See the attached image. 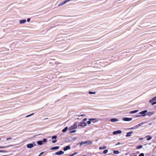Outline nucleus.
<instances>
[{
  "label": "nucleus",
  "mask_w": 156,
  "mask_h": 156,
  "mask_svg": "<svg viewBox=\"0 0 156 156\" xmlns=\"http://www.w3.org/2000/svg\"><path fill=\"white\" fill-rule=\"evenodd\" d=\"M12 139V138H11V137H9V138H7L6 139V140H11Z\"/></svg>",
  "instance_id": "49530a36"
},
{
  "label": "nucleus",
  "mask_w": 156,
  "mask_h": 156,
  "mask_svg": "<svg viewBox=\"0 0 156 156\" xmlns=\"http://www.w3.org/2000/svg\"><path fill=\"white\" fill-rule=\"evenodd\" d=\"M139 110H136L131 111L130 112V114H133L134 113H136Z\"/></svg>",
  "instance_id": "aec40b11"
},
{
  "label": "nucleus",
  "mask_w": 156,
  "mask_h": 156,
  "mask_svg": "<svg viewBox=\"0 0 156 156\" xmlns=\"http://www.w3.org/2000/svg\"><path fill=\"white\" fill-rule=\"evenodd\" d=\"M92 142L90 140L86 141L85 142H80V147H81L82 145L84 144H87V145H89L92 144Z\"/></svg>",
  "instance_id": "f03ea898"
},
{
  "label": "nucleus",
  "mask_w": 156,
  "mask_h": 156,
  "mask_svg": "<svg viewBox=\"0 0 156 156\" xmlns=\"http://www.w3.org/2000/svg\"><path fill=\"white\" fill-rule=\"evenodd\" d=\"M77 122H75L73 125L71 126L69 128V130H71L76 129L77 127Z\"/></svg>",
  "instance_id": "7ed1b4c3"
},
{
  "label": "nucleus",
  "mask_w": 156,
  "mask_h": 156,
  "mask_svg": "<svg viewBox=\"0 0 156 156\" xmlns=\"http://www.w3.org/2000/svg\"><path fill=\"white\" fill-rule=\"evenodd\" d=\"M37 143L39 145H41L43 144V143H42L41 141V140L37 141Z\"/></svg>",
  "instance_id": "dca6fc26"
},
{
  "label": "nucleus",
  "mask_w": 156,
  "mask_h": 156,
  "mask_svg": "<svg viewBox=\"0 0 156 156\" xmlns=\"http://www.w3.org/2000/svg\"><path fill=\"white\" fill-rule=\"evenodd\" d=\"M26 21V20L25 19H23L20 20V21L19 23L20 24H22L25 23Z\"/></svg>",
  "instance_id": "ddd939ff"
},
{
  "label": "nucleus",
  "mask_w": 156,
  "mask_h": 156,
  "mask_svg": "<svg viewBox=\"0 0 156 156\" xmlns=\"http://www.w3.org/2000/svg\"><path fill=\"white\" fill-rule=\"evenodd\" d=\"M96 93V92H92L91 91H89V94H95Z\"/></svg>",
  "instance_id": "a878e982"
},
{
  "label": "nucleus",
  "mask_w": 156,
  "mask_h": 156,
  "mask_svg": "<svg viewBox=\"0 0 156 156\" xmlns=\"http://www.w3.org/2000/svg\"><path fill=\"white\" fill-rule=\"evenodd\" d=\"M64 153V152L63 151L61 150V151H58L57 152H56L55 153V154L57 155H61L63 154Z\"/></svg>",
  "instance_id": "0eeeda50"
},
{
  "label": "nucleus",
  "mask_w": 156,
  "mask_h": 156,
  "mask_svg": "<svg viewBox=\"0 0 156 156\" xmlns=\"http://www.w3.org/2000/svg\"><path fill=\"white\" fill-rule=\"evenodd\" d=\"M140 125L141 126L143 125L144 124V123L143 122H142L141 123H140Z\"/></svg>",
  "instance_id": "8fccbe9b"
},
{
  "label": "nucleus",
  "mask_w": 156,
  "mask_h": 156,
  "mask_svg": "<svg viewBox=\"0 0 156 156\" xmlns=\"http://www.w3.org/2000/svg\"><path fill=\"white\" fill-rule=\"evenodd\" d=\"M108 151V150H105L103 152V153L104 154H106Z\"/></svg>",
  "instance_id": "2f4dec72"
},
{
  "label": "nucleus",
  "mask_w": 156,
  "mask_h": 156,
  "mask_svg": "<svg viewBox=\"0 0 156 156\" xmlns=\"http://www.w3.org/2000/svg\"><path fill=\"white\" fill-rule=\"evenodd\" d=\"M68 129V127L66 126L62 130V132L63 133L67 131Z\"/></svg>",
  "instance_id": "f3484780"
},
{
  "label": "nucleus",
  "mask_w": 156,
  "mask_h": 156,
  "mask_svg": "<svg viewBox=\"0 0 156 156\" xmlns=\"http://www.w3.org/2000/svg\"><path fill=\"white\" fill-rule=\"evenodd\" d=\"M142 145H140L139 146H138L136 147V149H140L142 147Z\"/></svg>",
  "instance_id": "cd10ccee"
},
{
  "label": "nucleus",
  "mask_w": 156,
  "mask_h": 156,
  "mask_svg": "<svg viewBox=\"0 0 156 156\" xmlns=\"http://www.w3.org/2000/svg\"><path fill=\"white\" fill-rule=\"evenodd\" d=\"M137 128V126H133V127H132L131 128H129V129H136V128Z\"/></svg>",
  "instance_id": "bb28decb"
},
{
  "label": "nucleus",
  "mask_w": 156,
  "mask_h": 156,
  "mask_svg": "<svg viewBox=\"0 0 156 156\" xmlns=\"http://www.w3.org/2000/svg\"><path fill=\"white\" fill-rule=\"evenodd\" d=\"M106 146H104L102 147H99V149L100 150H102L106 148Z\"/></svg>",
  "instance_id": "b1692460"
},
{
  "label": "nucleus",
  "mask_w": 156,
  "mask_h": 156,
  "mask_svg": "<svg viewBox=\"0 0 156 156\" xmlns=\"http://www.w3.org/2000/svg\"><path fill=\"white\" fill-rule=\"evenodd\" d=\"M144 154L143 153H140L138 156H144Z\"/></svg>",
  "instance_id": "a19ab883"
},
{
  "label": "nucleus",
  "mask_w": 156,
  "mask_h": 156,
  "mask_svg": "<svg viewBox=\"0 0 156 156\" xmlns=\"http://www.w3.org/2000/svg\"><path fill=\"white\" fill-rule=\"evenodd\" d=\"M8 152V151H5V150H0V153H2V152H3V153L7 152Z\"/></svg>",
  "instance_id": "7c9ffc66"
},
{
  "label": "nucleus",
  "mask_w": 156,
  "mask_h": 156,
  "mask_svg": "<svg viewBox=\"0 0 156 156\" xmlns=\"http://www.w3.org/2000/svg\"><path fill=\"white\" fill-rule=\"evenodd\" d=\"M2 156H8L7 155H2Z\"/></svg>",
  "instance_id": "6e6d98bb"
},
{
  "label": "nucleus",
  "mask_w": 156,
  "mask_h": 156,
  "mask_svg": "<svg viewBox=\"0 0 156 156\" xmlns=\"http://www.w3.org/2000/svg\"><path fill=\"white\" fill-rule=\"evenodd\" d=\"M147 112V110H144L140 112L139 114H141V116H144L146 115V113Z\"/></svg>",
  "instance_id": "20e7f679"
},
{
  "label": "nucleus",
  "mask_w": 156,
  "mask_h": 156,
  "mask_svg": "<svg viewBox=\"0 0 156 156\" xmlns=\"http://www.w3.org/2000/svg\"><path fill=\"white\" fill-rule=\"evenodd\" d=\"M84 115H85L82 114V115H80V116H79V117L82 116H84Z\"/></svg>",
  "instance_id": "3c124183"
},
{
  "label": "nucleus",
  "mask_w": 156,
  "mask_h": 156,
  "mask_svg": "<svg viewBox=\"0 0 156 156\" xmlns=\"http://www.w3.org/2000/svg\"><path fill=\"white\" fill-rule=\"evenodd\" d=\"M70 149V146L69 145H67L63 148V150L64 151H66Z\"/></svg>",
  "instance_id": "6e6552de"
},
{
  "label": "nucleus",
  "mask_w": 156,
  "mask_h": 156,
  "mask_svg": "<svg viewBox=\"0 0 156 156\" xmlns=\"http://www.w3.org/2000/svg\"><path fill=\"white\" fill-rule=\"evenodd\" d=\"M122 133V131L120 130H118V134H120Z\"/></svg>",
  "instance_id": "79ce46f5"
},
{
  "label": "nucleus",
  "mask_w": 156,
  "mask_h": 156,
  "mask_svg": "<svg viewBox=\"0 0 156 156\" xmlns=\"http://www.w3.org/2000/svg\"><path fill=\"white\" fill-rule=\"evenodd\" d=\"M143 138H140V139H139V140H143Z\"/></svg>",
  "instance_id": "603ef678"
},
{
  "label": "nucleus",
  "mask_w": 156,
  "mask_h": 156,
  "mask_svg": "<svg viewBox=\"0 0 156 156\" xmlns=\"http://www.w3.org/2000/svg\"><path fill=\"white\" fill-rule=\"evenodd\" d=\"M87 125V124L85 122H80L79 123V125L78 126H80L82 127H85Z\"/></svg>",
  "instance_id": "423d86ee"
},
{
  "label": "nucleus",
  "mask_w": 156,
  "mask_h": 156,
  "mask_svg": "<svg viewBox=\"0 0 156 156\" xmlns=\"http://www.w3.org/2000/svg\"><path fill=\"white\" fill-rule=\"evenodd\" d=\"M57 141V140H52V143H55L56 142V141Z\"/></svg>",
  "instance_id": "ea45409f"
},
{
  "label": "nucleus",
  "mask_w": 156,
  "mask_h": 156,
  "mask_svg": "<svg viewBox=\"0 0 156 156\" xmlns=\"http://www.w3.org/2000/svg\"><path fill=\"white\" fill-rule=\"evenodd\" d=\"M151 123H150L149 125H151Z\"/></svg>",
  "instance_id": "052dcab7"
},
{
  "label": "nucleus",
  "mask_w": 156,
  "mask_h": 156,
  "mask_svg": "<svg viewBox=\"0 0 156 156\" xmlns=\"http://www.w3.org/2000/svg\"><path fill=\"white\" fill-rule=\"evenodd\" d=\"M153 114H154L153 112H147V113H146V115H148L151 116V115H152Z\"/></svg>",
  "instance_id": "6ab92c4d"
},
{
  "label": "nucleus",
  "mask_w": 156,
  "mask_h": 156,
  "mask_svg": "<svg viewBox=\"0 0 156 156\" xmlns=\"http://www.w3.org/2000/svg\"><path fill=\"white\" fill-rule=\"evenodd\" d=\"M113 134L114 135H117V130L114 131L113 132Z\"/></svg>",
  "instance_id": "e433bc0d"
},
{
  "label": "nucleus",
  "mask_w": 156,
  "mask_h": 156,
  "mask_svg": "<svg viewBox=\"0 0 156 156\" xmlns=\"http://www.w3.org/2000/svg\"><path fill=\"white\" fill-rule=\"evenodd\" d=\"M120 144H121L119 142H118V145Z\"/></svg>",
  "instance_id": "864d4df0"
},
{
  "label": "nucleus",
  "mask_w": 156,
  "mask_h": 156,
  "mask_svg": "<svg viewBox=\"0 0 156 156\" xmlns=\"http://www.w3.org/2000/svg\"><path fill=\"white\" fill-rule=\"evenodd\" d=\"M111 121L112 122H115L117 121V118H113L111 119Z\"/></svg>",
  "instance_id": "412c9836"
},
{
  "label": "nucleus",
  "mask_w": 156,
  "mask_h": 156,
  "mask_svg": "<svg viewBox=\"0 0 156 156\" xmlns=\"http://www.w3.org/2000/svg\"><path fill=\"white\" fill-rule=\"evenodd\" d=\"M65 4V3L64 2V1L62 2H61L59 4H58V6H61L64 4Z\"/></svg>",
  "instance_id": "393cba45"
},
{
  "label": "nucleus",
  "mask_w": 156,
  "mask_h": 156,
  "mask_svg": "<svg viewBox=\"0 0 156 156\" xmlns=\"http://www.w3.org/2000/svg\"><path fill=\"white\" fill-rule=\"evenodd\" d=\"M36 145V144L35 143V142H33L32 143L28 144L27 145V147L28 148H31L32 147H33L34 146H35Z\"/></svg>",
  "instance_id": "f257e3e1"
},
{
  "label": "nucleus",
  "mask_w": 156,
  "mask_h": 156,
  "mask_svg": "<svg viewBox=\"0 0 156 156\" xmlns=\"http://www.w3.org/2000/svg\"><path fill=\"white\" fill-rule=\"evenodd\" d=\"M132 119V118L128 117H124L122 118V120L125 121H131Z\"/></svg>",
  "instance_id": "39448f33"
},
{
  "label": "nucleus",
  "mask_w": 156,
  "mask_h": 156,
  "mask_svg": "<svg viewBox=\"0 0 156 156\" xmlns=\"http://www.w3.org/2000/svg\"><path fill=\"white\" fill-rule=\"evenodd\" d=\"M59 148V147L57 146L51 147L50 148L51 150H57Z\"/></svg>",
  "instance_id": "1a4fd4ad"
},
{
  "label": "nucleus",
  "mask_w": 156,
  "mask_h": 156,
  "mask_svg": "<svg viewBox=\"0 0 156 156\" xmlns=\"http://www.w3.org/2000/svg\"><path fill=\"white\" fill-rule=\"evenodd\" d=\"M45 152H44V151H43V152H41V153H40L38 155V156H41V155L45 153Z\"/></svg>",
  "instance_id": "f704fd0d"
},
{
  "label": "nucleus",
  "mask_w": 156,
  "mask_h": 156,
  "mask_svg": "<svg viewBox=\"0 0 156 156\" xmlns=\"http://www.w3.org/2000/svg\"><path fill=\"white\" fill-rule=\"evenodd\" d=\"M79 144H80V142L79 143H78V144H77V145H79Z\"/></svg>",
  "instance_id": "5fc2aeb1"
},
{
  "label": "nucleus",
  "mask_w": 156,
  "mask_h": 156,
  "mask_svg": "<svg viewBox=\"0 0 156 156\" xmlns=\"http://www.w3.org/2000/svg\"><path fill=\"white\" fill-rule=\"evenodd\" d=\"M119 153V151H118V154Z\"/></svg>",
  "instance_id": "4d7b16f0"
},
{
  "label": "nucleus",
  "mask_w": 156,
  "mask_h": 156,
  "mask_svg": "<svg viewBox=\"0 0 156 156\" xmlns=\"http://www.w3.org/2000/svg\"><path fill=\"white\" fill-rule=\"evenodd\" d=\"M92 120H93V119H89L88 121L87 122V124L88 125L90 124L91 123Z\"/></svg>",
  "instance_id": "5701e85b"
},
{
  "label": "nucleus",
  "mask_w": 156,
  "mask_h": 156,
  "mask_svg": "<svg viewBox=\"0 0 156 156\" xmlns=\"http://www.w3.org/2000/svg\"><path fill=\"white\" fill-rule=\"evenodd\" d=\"M48 119V118H45V119Z\"/></svg>",
  "instance_id": "bf43d9fd"
},
{
  "label": "nucleus",
  "mask_w": 156,
  "mask_h": 156,
  "mask_svg": "<svg viewBox=\"0 0 156 156\" xmlns=\"http://www.w3.org/2000/svg\"><path fill=\"white\" fill-rule=\"evenodd\" d=\"M136 126H137V127L138 128L139 127H140V126H141V125H140V124H138V125H137Z\"/></svg>",
  "instance_id": "09e8293b"
},
{
  "label": "nucleus",
  "mask_w": 156,
  "mask_h": 156,
  "mask_svg": "<svg viewBox=\"0 0 156 156\" xmlns=\"http://www.w3.org/2000/svg\"><path fill=\"white\" fill-rule=\"evenodd\" d=\"M113 153L115 154H117V150H115L113 151Z\"/></svg>",
  "instance_id": "37998d69"
},
{
  "label": "nucleus",
  "mask_w": 156,
  "mask_h": 156,
  "mask_svg": "<svg viewBox=\"0 0 156 156\" xmlns=\"http://www.w3.org/2000/svg\"><path fill=\"white\" fill-rule=\"evenodd\" d=\"M120 53H119V54H118V55H120Z\"/></svg>",
  "instance_id": "680f3d73"
},
{
  "label": "nucleus",
  "mask_w": 156,
  "mask_h": 156,
  "mask_svg": "<svg viewBox=\"0 0 156 156\" xmlns=\"http://www.w3.org/2000/svg\"><path fill=\"white\" fill-rule=\"evenodd\" d=\"M133 133V131L127 133V134L126 135V137H128L130 136L131 134L132 133Z\"/></svg>",
  "instance_id": "9d476101"
},
{
  "label": "nucleus",
  "mask_w": 156,
  "mask_h": 156,
  "mask_svg": "<svg viewBox=\"0 0 156 156\" xmlns=\"http://www.w3.org/2000/svg\"><path fill=\"white\" fill-rule=\"evenodd\" d=\"M72 140L71 139V137H68L66 138V142H70L72 141Z\"/></svg>",
  "instance_id": "f8f14e48"
},
{
  "label": "nucleus",
  "mask_w": 156,
  "mask_h": 156,
  "mask_svg": "<svg viewBox=\"0 0 156 156\" xmlns=\"http://www.w3.org/2000/svg\"><path fill=\"white\" fill-rule=\"evenodd\" d=\"M34 113H32V114H30V115H27L26 116V118L28 117H30V116H31L32 115H34Z\"/></svg>",
  "instance_id": "72a5a7b5"
},
{
  "label": "nucleus",
  "mask_w": 156,
  "mask_h": 156,
  "mask_svg": "<svg viewBox=\"0 0 156 156\" xmlns=\"http://www.w3.org/2000/svg\"><path fill=\"white\" fill-rule=\"evenodd\" d=\"M90 119H93V120H91V122L94 123L98 121V119L96 118H90Z\"/></svg>",
  "instance_id": "9b49d317"
},
{
  "label": "nucleus",
  "mask_w": 156,
  "mask_h": 156,
  "mask_svg": "<svg viewBox=\"0 0 156 156\" xmlns=\"http://www.w3.org/2000/svg\"><path fill=\"white\" fill-rule=\"evenodd\" d=\"M57 136L56 135H54V136H52L51 137V139H56L57 138Z\"/></svg>",
  "instance_id": "c85d7f7f"
},
{
  "label": "nucleus",
  "mask_w": 156,
  "mask_h": 156,
  "mask_svg": "<svg viewBox=\"0 0 156 156\" xmlns=\"http://www.w3.org/2000/svg\"><path fill=\"white\" fill-rule=\"evenodd\" d=\"M87 120V118H85L83 119L82 122H84L85 121H86Z\"/></svg>",
  "instance_id": "4c0bfd02"
},
{
  "label": "nucleus",
  "mask_w": 156,
  "mask_h": 156,
  "mask_svg": "<svg viewBox=\"0 0 156 156\" xmlns=\"http://www.w3.org/2000/svg\"><path fill=\"white\" fill-rule=\"evenodd\" d=\"M13 145H8L7 146H0V149H3L5 148L9 147H12V146Z\"/></svg>",
  "instance_id": "4468645a"
},
{
  "label": "nucleus",
  "mask_w": 156,
  "mask_h": 156,
  "mask_svg": "<svg viewBox=\"0 0 156 156\" xmlns=\"http://www.w3.org/2000/svg\"><path fill=\"white\" fill-rule=\"evenodd\" d=\"M51 60H50L48 61V62L49 64H51V65H52L53 64V63L51 64V62H50V61H51Z\"/></svg>",
  "instance_id": "c03bdc74"
},
{
  "label": "nucleus",
  "mask_w": 156,
  "mask_h": 156,
  "mask_svg": "<svg viewBox=\"0 0 156 156\" xmlns=\"http://www.w3.org/2000/svg\"><path fill=\"white\" fill-rule=\"evenodd\" d=\"M76 139V138L75 137H74L73 138H71V139L72 141H74Z\"/></svg>",
  "instance_id": "58836bf2"
},
{
  "label": "nucleus",
  "mask_w": 156,
  "mask_h": 156,
  "mask_svg": "<svg viewBox=\"0 0 156 156\" xmlns=\"http://www.w3.org/2000/svg\"><path fill=\"white\" fill-rule=\"evenodd\" d=\"M156 100V96L153 98L149 100V102L150 103Z\"/></svg>",
  "instance_id": "a211bd4d"
},
{
  "label": "nucleus",
  "mask_w": 156,
  "mask_h": 156,
  "mask_svg": "<svg viewBox=\"0 0 156 156\" xmlns=\"http://www.w3.org/2000/svg\"><path fill=\"white\" fill-rule=\"evenodd\" d=\"M140 116H141V115H136L135 116L136 117V118L140 117Z\"/></svg>",
  "instance_id": "de8ad7c7"
},
{
  "label": "nucleus",
  "mask_w": 156,
  "mask_h": 156,
  "mask_svg": "<svg viewBox=\"0 0 156 156\" xmlns=\"http://www.w3.org/2000/svg\"><path fill=\"white\" fill-rule=\"evenodd\" d=\"M151 104V105H153L155 104H156V101L154 102H151V103H150Z\"/></svg>",
  "instance_id": "c9c22d12"
},
{
  "label": "nucleus",
  "mask_w": 156,
  "mask_h": 156,
  "mask_svg": "<svg viewBox=\"0 0 156 156\" xmlns=\"http://www.w3.org/2000/svg\"><path fill=\"white\" fill-rule=\"evenodd\" d=\"M30 18H28L27 19V22H30Z\"/></svg>",
  "instance_id": "a18cd8bd"
},
{
  "label": "nucleus",
  "mask_w": 156,
  "mask_h": 156,
  "mask_svg": "<svg viewBox=\"0 0 156 156\" xmlns=\"http://www.w3.org/2000/svg\"><path fill=\"white\" fill-rule=\"evenodd\" d=\"M42 141V143L43 144L44 143H45L47 142V139L46 138H44L42 140H41Z\"/></svg>",
  "instance_id": "4be33fe9"
},
{
  "label": "nucleus",
  "mask_w": 156,
  "mask_h": 156,
  "mask_svg": "<svg viewBox=\"0 0 156 156\" xmlns=\"http://www.w3.org/2000/svg\"><path fill=\"white\" fill-rule=\"evenodd\" d=\"M146 137L147 138V140H151L152 138V137L150 135H147L146 136Z\"/></svg>",
  "instance_id": "2eb2a0df"
},
{
  "label": "nucleus",
  "mask_w": 156,
  "mask_h": 156,
  "mask_svg": "<svg viewBox=\"0 0 156 156\" xmlns=\"http://www.w3.org/2000/svg\"><path fill=\"white\" fill-rule=\"evenodd\" d=\"M78 153L77 152H75L73 154L69 155L68 156H73L74 155L77 154Z\"/></svg>",
  "instance_id": "c756f323"
},
{
  "label": "nucleus",
  "mask_w": 156,
  "mask_h": 156,
  "mask_svg": "<svg viewBox=\"0 0 156 156\" xmlns=\"http://www.w3.org/2000/svg\"><path fill=\"white\" fill-rule=\"evenodd\" d=\"M115 145H117V144H115Z\"/></svg>",
  "instance_id": "13d9d810"
},
{
  "label": "nucleus",
  "mask_w": 156,
  "mask_h": 156,
  "mask_svg": "<svg viewBox=\"0 0 156 156\" xmlns=\"http://www.w3.org/2000/svg\"><path fill=\"white\" fill-rule=\"evenodd\" d=\"M76 132V130H73L71 131L70 132V133H75Z\"/></svg>",
  "instance_id": "473e14b6"
},
{
  "label": "nucleus",
  "mask_w": 156,
  "mask_h": 156,
  "mask_svg": "<svg viewBox=\"0 0 156 156\" xmlns=\"http://www.w3.org/2000/svg\"><path fill=\"white\" fill-rule=\"evenodd\" d=\"M1 140V138H0V140Z\"/></svg>",
  "instance_id": "e2e57ef3"
}]
</instances>
